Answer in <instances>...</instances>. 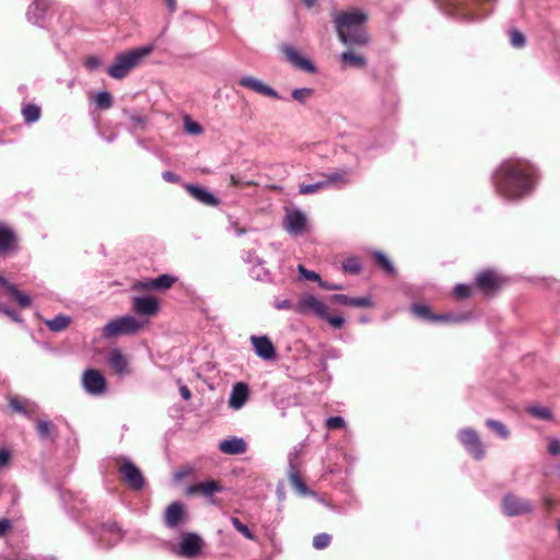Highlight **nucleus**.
I'll return each mask as SVG.
<instances>
[{"label":"nucleus","mask_w":560,"mask_h":560,"mask_svg":"<svg viewBox=\"0 0 560 560\" xmlns=\"http://www.w3.org/2000/svg\"><path fill=\"white\" fill-rule=\"evenodd\" d=\"M219 450L223 454L228 455H241L244 454L247 450V444L242 438H230L226 440H223L219 444Z\"/></svg>","instance_id":"obj_23"},{"label":"nucleus","mask_w":560,"mask_h":560,"mask_svg":"<svg viewBox=\"0 0 560 560\" xmlns=\"http://www.w3.org/2000/svg\"><path fill=\"white\" fill-rule=\"evenodd\" d=\"M301 452V448H294L292 452L288 455V462H289V468L288 469H294L298 470V457Z\"/></svg>","instance_id":"obj_55"},{"label":"nucleus","mask_w":560,"mask_h":560,"mask_svg":"<svg viewBox=\"0 0 560 560\" xmlns=\"http://www.w3.org/2000/svg\"><path fill=\"white\" fill-rule=\"evenodd\" d=\"M288 477L292 487L302 495L307 494V487L299 477V471L294 469H288Z\"/></svg>","instance_id":"obj_37"},{"label":"nucleus","mask_w":560,"mask_h":560,"mask_svg":"<svg viewBox=\"0 0 560 560\" xmlns=\"http://www.w3.org/2000/svg\"><path fill=\"white\" fill-rule=\"evenodd\" d=\"M284 229L292 235H301L305 231L306 215L299 209L287 213L283 222Z\"/></svg>","instance_id":"obj_15"},{"label":"nucleus","mask_w":560,"mask_h":560,"mask_svg":"<svg viewBox=\"0 0 560 560\" xmlns=\"http://www.w3.org/2000/svg\"><path fill=\"white\" fill-rule=\"evenodd\" d=\"M7 292L16 300L21 308H27L32 304L31 298L21 292L14 284L8 285Z\"/></svg>","instance_id":"obj_33"},{"label":"nucleus","mask_w":560,"mask_h":560,"mask_svg":"<svg viewBox=\"0 0 560 560\" xmlns=\"http://www.w3.org/2000/svg\"><path fill=\"white\" fill-rule=\"evenodd\" d=\"M294 305L290 300L288 299H284V300H276L273 302V307L279 310V311H289V310H292L294 311Z\"/></svg>","instance_id":"obj_54"},{"label":"nucleus","mask_w":560,"mask_h":560,"mask_svg":"<svg viewBox=\"0 0 560 560\" xmlns=\"http://www.w3.org/2000/svg\"><path fill=\"white\" fill-rule=\"evenodd\" d=\"M342 269L346 272L358 275L362 270V262L358 257H349L342 262Z\"/></svg>","instance_id":"obj_39"},{"label":"nucleus","mask_w":560,"mask_h":560,"mask_svg":"<svg viewBox=\"0 0 560 560\" xmlns=\"http://www.w3.org/2000/svg\"><path fill=\"white\" fill-rule=\"evenodd\" d=\"M486 425L499 435L501 439L506 440L510 436V431L504 423L494 419H488Z\"/></svg>","instance_id":"obj_35"},{"label":"nucleus","mask_w":560,"mask_h":560,"mask_svg":"<svg viewBox=\"0 0 560 560\" xmlns=\"http://www.w3.org/2000/svg\"><path fill=\"white\" fill-rule=\"evenodd\" d=\"M125 481L132 490L139 491L144 486V478L140 469L129 459L122 458L118 468Z\"/></svg>","instance_id":"obj_12"},{"label":"nucleus","mask_w":560,"mask_h":560,"mask_svg":"<svg viewBox=\"0 0 560 560\" xmlns=\"http://www.w3.org/2000/svg\"><path fill=\"white\" fill-rule=\"evenodd\" d=\"M326 427L328 430H337L346 427V421L340 416L329 417L326 420Z\"/></svg>","instance_id":"obj_48"},{"label":"nucleus","mask_w":560,"mask_h":560,"mask_svg":"<svg viewBox=\"0 0 560 560\" xmlns=\"http://www.w3.org/2000/svg\"><path fill=\"white\" fill-rule=\"evenodd\" d=\"M162 178L168 183H178L180 180V177L171 171L163 172Z\"/></svg>","instance_id":"obj_60"},{"label":"nucleus","mask_w":560,"mask_h":560,"mask_svg":"<svg viewBox=\"0 0 560 560\" xmlns=\"http://www.w3.org/2000/svg\"><path fill=\"white\" fill-rule=\"evenodd\" d=\"M330 301L350 306L351 298L346 294H334L330 296Z\"/></svg>","instance_id":"obj_59"},{"label":"nucleus","mask_w":560,"mask_h":560,"mask_svg":"<svg viewBox=\"0 0 560 560\" xmlns=\"http://www.w3.org/2000/svg\"><path fill=\"white\" fill-rule=\"evenodd\" d=\"M298 271L300 276L306 280L315 281L318 284L322 281V278L317 272L306 269L303 265L298 266Z\"/></svg>","instance_id":"obj_47"},{"label":"nucleus","mask_w":560,"mask_h":560,"mask_svg":"<svg viewBox=\"0 0 560 560\" xmlns=\"http://www.w3.org/2000/svg\"><path fill=\"white\" fill-rule=\"evenodd\" d=\"M45 325L52 332H60L68 328L71 317L65 314H58L51 319H44Z\"/></svg>","instance_id":"obj_27"},{"label":"nucleus","mask_w":560,"mask_h":560,"mask_svg":"<svg viewBox=\"0 0 560 560\" xmlns=\"http://www.w3.org/2000/svg\"><path fill=\"white\" fill-rule=\"evenodd\" d=\"M175 282V278L170 275H161L152 280L139 281L135 284V289L137 290H160V289H168Z\"/></svg>","instance_id":"obj_22"},{"label":"nucleus","mask_w":560,"mask_h":560,"mask_svg":"<svg viewBox=\"0 0 560 560\" xmlns=\"http://www.w3.org/2000/svg\"><path fill=\"white\" fill-rule=\"evenodd\" d=\"M52 429L54 425L48 420L39 419L36 421V432L38 439L43 442L52 441Z\"/></svg>","instance_id":"obj_31"},{"label":"nucleus","mask_w":560,"mask_h":560,"mask_svg":"<svg viewBox=\"0 0 560 560\" xmlns=\"http://www.w3.org/2000/svg\"><path fill=\"white\" fill-rule=\"evenodd\" d=\"M250 342L254 347L255 353L264 359V360H273L276 358V350L270 341V339L266 336H252Z\"/></svg>","instance_id":"obj_18"},{"label":"nucleus","mask_w":560,"mask_h":560,"mask_svg":"<svg viewBox=\"0 0 560 560\" xmlns=\"http://www.w3.org/2000/svg\"><path fill=\"white\" fill-rule=\"evenodd\" d=\"M197 490H200L206 497H210L213 493L219 492L221 490V488L218 485V482L210 480V481L202 482L198 486L190 487L188 489V493H192Z\"/></svg>","instance_id":"obj_34"},{"label":"nucleus","mask_w":560,"mask_h":560,"mask_svg":"<svg viewBox=\"0 0 560 560\" xmlns=\"http://www.w3.org/2000/svg\"><path fill=\"white\" fill-rule=\"evenodd\" d=\"M327 188L325 179L318 180L314 184H301L299 186V192L302 195L315 194L320 189Z\"/></svg>","instance_id":"obj_40"},{"label":"nucleus","mask_w":560,"mask_h":560,"mask_svg":"<svg viewBox=\"0 0 560 560\" xmlns=\"http://www.w3.org/2000/svg\"><path fill=\"white\" fill-rule=\"evenodd\" d=\"M498 282V276L491 270L482 271L476 277V283L482 290L494 289Z\"/></svg>","instance_id":"obj_28"},{"label":"nucleus","mask_w":560,"mask_h":560,"mask_svg":"<svg viewBox=\"0 0 560 560\" xmlns=\"http://www.w3.org/2000/svg\"><path fill=\"white\" fill-rule=\"evenodd\" d=\"M526 410L529 415H532L533 417L540 419V420L549 421V420L553 419V415L548 407L529 406V407H527Z\"/></svg>","instance_id":"obj_36"},{"label":"nucleus","mask_w":560,"mask_h":560,"mask_svg":"<svg viewBox=\"0 0 560 560\" xmlns=\"http://www.w3.org/2000/svg\"><path fill=\"white\" fill-rule=\"evenodd\" d=\"M454 295L458 299H467L470 296V287L459 283L454 288Z\"/></svg>","instance_id":"obj_51"},{"label":"nucleus","mask_w":560,"mask_h":560,"mask_svg":"<svg viewBox=\"0 0 560 560\" xmlns=\"http://www.w3.org/2000/svg\"><path fill=\"white\" fill-rule=\"evenodd\" d=\"M350 306L355 307H372L373 302L369 296L351 298Z\"/></svg>","instance_id":"obj_50"},{"label":"nucleus","mask_w":560,"mask_h":560,"mask_svg":"<svg viewBox=\"0 0 560 560\" xmlns=\"http://www.w3.org/2000/svg\"><path fill=\"white\" fill-rule=\"evenodd\" d=\"M244 260L248 264H252L253 267H259L262 265V259L259 258L255 253L249 252Z\"/></svg>","instance_id":"obj_58"},{"label":"nucleus","mask_w":560,"mask_h":560,"mask_svg":"<svg viewBox=\"0 0 560 560\" xmlns=\"http://www.w3.org/2000/svg\"><path fill=\"white\" fill-rule=\"evenodd\" d=\"M3 312H4V313H5V314H7V315L12 319V320H14V322H16V323H23V318L21 317V315H20L18 312H15V311H13V310H11V308H3Z\"/></svg>","instance_id":"obj_63"},{"label":"nucleus","mask_w":560,"mask_h":560,"mask_svg":"<svg viewBox=\"0 0 560 560\" xmlns=\"http://www.w3.org/2000/svg\"><path fill=\"white\" fill-rule=\"evenodd\" d=\"M142 327V323L132 316L126 315L108 322L102 331V337L113 339L124 335L137 334Z\"/></svg>","instance_id":"obj_5"},{"label":"nucleus","mask_w":560,"mask_h":560,"mask_svg":"<svg viewBox=\"0 0 560 560\" xmlns=\"http://www.w3.org/2000/svg\"><path fill=\"white\" fill-rule=\"evenodd\" d=\"M250 273L252 277L258 281H267L270 279L269 272L266 269L260 268V266L254 267Z\"/></svg>","instance_id":"obj_52"},{"label":"nucleus","mask_w":560,"mask_h":560,"mask_svg":"<svg viewBox=\"0 0 560 560\" xmlns=\"http://www.w3.org/2000/svg\"><path fill=\"white\" fill-rule=\"evenodd\" d=\"M124 115L130 120L132 127L136 129L143 128L147 124V117L141 114L125 109Z\"/></svg>","instance_id":"obj_41"},{"label":"nucleus","mask_w":560,"mask_h":560,"mask_svg":"<svg viewBox=\"0 0 560 560\" xmlns=\"http://www.w3.org/2000/svg\"><path fill=\"white\" fill-rule=\"evenodd\" d=\"M331 541V536L326 533H320L314 536L313 538V547L317 550H322L329 546Z\"/></svg>","instance_id":"obj_43"},{"label":"nucleus","mask_w":560,"mask_h":560,"mask_svg":"<svg viewBox=\"0 0 560 560\" xmlns=\"http://www.w3.org/2000/svg\"><path fill=\"white\" fill-rule=\"evenodd\" d=\"M502 512L504 515L514 517L528 514L534 511V503L514 493H508L502 499Z\"/></svg>","instance_id":"obj_8"},{"label":"nucleus","mask_w":560,"mask_h":560,"mask_svg":"<svg viewBox=\"0 0 560 560\" xmlns=\"http://www.w3.org/2000/svg\"><path fill=\"white\" fill-rule=\"evenodd\" d=\"M231 523L233 527L241 533L245 538L249 540H255L256 536L254 533L245 525L243 524L237 517H232Z\"/></svg>","instance_id":"obj_42"},{"label":"nucleus","mask_w":560,"mask_h":560,"mask_svg":"<svg viewBox=\"0 0 560 560\" xmlns=\"http://www.w3.org/2000/svg\"><path fill=\"white\" fill-rule=\"evenodd\" d=\"M54 7L48 0H35L26 11L27 21L44 28L52 18Z\"/></svg>","instance_id":"obj_7"},{"label":"nucleus","mask_w":560,"mask_h":560,"mask_svg":"<svg viewBox=\"0 0 560 560\" xmlns=\"http://www.w3.org/2000/svg\"><path fill=\"white\" fill-rule=\"evenodd\" d=\"M375 260L380 264V266L389 275H395L396 269L389 258L381 250H375L373 253Z\"/></svg>","instance_id":"obj_38"},{"label":"nucleus","mask_w":560,"mask_h":560,"mask_svg":"<svg viewBox=\"0 0 560 560\" xmlns=\"http://www.w3.org/2000/svg\"><path fill=\"white\" fill-rule=\"evenodd\" d=\"M9 406L18 413H21L25 417H30L32 412H34L37 408V405L33 401L25 400L22 401L16 397H13L9 401Z\"/></svg>","instance_id":"obj_29"},{"label":"nucleus","mask_w":560,"mask_h":560,"mask_svg":"<svg viewBox=\"0 0 560 560\" xmlns=\"http://www.w3.org/2000/svg\"><path fill=\"white\" fill-rule=\"evenodd\" d=\"M536 170L529 162L508 159L493 172L492 182L498 195L505 200H520L535 187Z\"/></svg>","instance_id":"obj_1"},{"label":"nucleus","mask_w":560,"mask_h":560,"mask_svg":"<svg viewBox=\"0 0 560 560\" xmlns=\"http://www.w3.org/2000/svg\"><path fill=\"white\" fill-rule=\"evenodd\" d=\"M22 115L26 124H34L40 118V107L33 103L25 104L22 107Z\"/></svg>","instance_id":"obj_32"},{"label":"nucleus","mask_w":560,"mask_h":560,"mask_svg":"<svg viewBox=\"0 0 560 560\" xmlns=\"http://www.w3.org/2000/svg\"><path fill=\"white\" fill-rule=\"evenodd\" d=\"M185 188L192 198L202 205L212 207L219 205V199L212 192L201 186L185 184Z\"/></svg>","instance_id":"obj_21"},{"label":"nucleus","mask_w":560,"mask_h":560,"mask_svg":"<svg viewBox=\"0 0 560 560\" xmlns=\"http://www.w3.org/2000/svg\"><path fill=\"white\" fill-rule=\"evenodd\" d=\"M319 287L324 290H329V291H337V290H341L342 289V285L341 284H338V283H330L328 281H324L322 280L319 282Z\"/></svg>","instance_id":"obj_61"},{"label":"nucleus","mask_w":560,"mask_h":560,"mask_svg":"<svg viewBox=\"0 0 560 560\" xmlns=\"http://www.w3.org/2000/svg\"><path fill=\"white\" fill-rule=\"evenodd\" d=\"M108 363L110 368L118 374L124 375L129 372L128 362L120 350L114 349L109 352Z\"/></svg>","instance_id":"obj_26"},{"label":"nucleus","mask_w":560,"mask_h":560,"mask_svg":"<svg viewBox=\"0 0 560 560\" xmlns=\"http://www.w3.org/2000/svg\"><path fill=\"white\" fill-rule=\"evenodd\" d=\"M82 384L85 392L91 395H101L106 389L105 377L94 369H89L83 373Z\"/></svg>","instance_id":"obj_13"},{"label":"nucleus","mask_w":560,"mask_h":560,"mask_svg":"<svg viewBox=\"0 0 560 560\" xmlns=\"http://www.w3.org/2000/svg\"><path fill=\"white\" fill-rule=\"evenodd\" d=\"M95 103L100 108H108L112 105V95L107 91H101L95 96Z\"/></svg>","instance_id":"obj_45"},{"label":"nucleus","mask_w":560,"mask_h":560,"mask_svg":"<svg viewBox=\"0 0 560 560\" xmlns=\"http://www.w3.org/2000/svg\"><path fill=\"white\" fill-rule=\"evenodd\" d=\"M294 312L300 315L313 314L320 319L326 320L330 326L336 329L342 328L346 319L341 315L328 314L327 305L322 302L317 296L311 293H306L300 296L294 305Z\"/></svg>","instance_id":"obj_3"},{"label":"nucleus","mask_w":560,"mask_h":560,"mask_svg":"<svg viewBox=\"0 0 560 560\" xmlns=\"http://www.w3.org/2000/svg\"><path fill=\"white\" fill-rule=\"evenodd\" d=\"M153 51L152 45H145L120 52L116 56L114 63L107 68V73L116 80L124 79L135 67H137L143 58Z\"/></svg>","instance_id":"obj_4"},{"label":"nucleus","mask_w":560,"mask_h":560,"mask_svg":"<svg viewBox=\"0 0 560 560\" xmlns=\"http://www.w3.org/2000/svg\"><path fill=\"white\" fill-rule=\"evenodd\" d=\"M124 537L121 529L116 524H107L102 527L101 544L110 547L121 540Z\"/></svg>","instance_id":"obj_24"},{"label":"nucleus","mask_w":560,"mask_h":560,"mask_svg":"<svg viewBox=\"0 0 560 560\" xmlns=\"http://www.w3.org/2000/svg\"><path fill=\"white\" fill-rule=\"evenodd\" d=\"M526 38L523 33L517 30L511 32V44L513 47L522 48L525 46Z\"/></svg>","instance_id":"obj_49"},{"label":"nucleus","mask_w":560,"mask_h":560,"mask_svg":"<svg viewBox=\"0 0 560 560\" xmlns=\"http://www.w3.org/2000/svg\"><path fill=\"white\" fill-rule=\"evenodd\" d=\"M340 60L345 65L352 66L354 68H364L366 65V59L363 55L355 54L352 50L345 51L340 55Z\"/></svg>","instance_id":"obj_30"},{"label":"nucleus","mask_w":560,"mask_h":560,"mask_svg":"<svg viewBox=\"0 0 560 560\" xmlns=\"http://www.w3.org/2000/svg\"><path fill=\"white\" fill-rule=\"evenodd\" d=\"M282 52L287 57L288 61L294 66L295 68H299L301 70H304L310 73H314L316 68L312 63L311 60L303 57L300 51L294 48L293 46L285 45L282 47Z\"/></svg>","instance_id":"obj_16"},{"label":"nucleus","mask_w":560,"mask_h":560,"mask_svg":"<svg viewBox=\"0 0 560 560\" xmlns=\"http://www.w3.org/2000/svg\"><path fill=\"white\" fill-rule=\"evenodd\" d=\"M351 170L340 167L332 172L325 174V183L327 188L342 189L351 183Z\"/></svg>","instance_id":"obj_17"},{"label":"nucleus","mask_w":560,"mask_h":560,"mask_svg":"<svg viewBox=\"0 0 560 560\" xmlns=\"http://www.w3.org/2000/svg\"><path fill=\"white\" fill-rule=\"evenodd\" d=\"M16 243V234L8 224L0 222V254L13 249Z\"/></svg>","instance_id":"obj_25"},{"label":"nucleus","mask_w":560,"mask_h":560,"mask_svg":"<svg viewBox=\"0 0 560 560\" xmlns=\"http://www.w3.org/2000/svg\"><path fill=\"white\" fill-rule=\"evenodd\" d=\"M457 438L466 452L476 460H481L486 455L485 446L476 430L465 428L458 431Z\"/></svg>","instance_id":"obj_6"},{"label":"nucleus","mask_w":560,"mask_h":560,"mask_svg":"<svg viewBox=\"0 0 560 560\" xmlns=\"http://www.w3.org/2000/svg\"><path fill=\"white\" fill-rule=\"evenodd\" d=\"M12 528V523L8 518H0V537Z\"/></svg>","instance_id":"obj_62"},{"label":"nucleus","mask_w":560,"mask_h":560,"mask_svg":"<svg viewBox=\"0 0 560 560\" xmlns=\"http://www.w3.org/2000/svg\"><path fill=\"white\" fill-rule=\"evenodd\" d=\"M132 308L139 315L152 316L159 311V303L153 296H137L132 300Z\"/></svg>","instance_id":"obj_20"},{"label":"nucleus","mask_w":560,"mask_h":560,"mask_svg":"<svg viewBox=\"0 0 560 560\" xmlns=\"http://www.w3.org/2000/svg\"><path fill=\"white\" fill-rule=\"evenodd\" d=\"M411 313L421 319L428 322H443V323H463L470 318V314H458L454 315L451 313L442 314V315H433L429 308V306L423 304H412L410 306Z\"/></svg>","instance_id":"obj_9"},{"label":"nucleus","mask_w":560,"mask_h":560,"mask_svg":"<svg viewBox=\"0 0 560 560\" xmlns=\"http://www.w3.org/2000/svg\"><path fill=\"white\" fill-rule=\"evenodd\" d=\"M238 83L241 86L248 89L255 93H258V94L271 97V98H276V100L281 98L279 93L273 88H271L270 85L266 84L264 81H261L255 77L243 75L240 79Z\"/></svg>","instance_id":"obj_14"},{"label":"nucleus","mask_w":560,"mask_h":560,"mask_svg":"<svg viewBox=\"0 0 560 560\" xmlns=\"http://www.w3.org/2000/svg\"><path fill=\"white\" fill-rule=\"evenodd\" d=\"M548 452L551 455H559L560 454V441L558 439H550L548 444Z\"/></svg>","instance_id":"obj_57"},{"label":"nucleus","mask_w":560,"mask_h":560,"mask_svg":"<svg viewBox=\"0 0 560 560\" xmlns=\"http://www.w3.org/2000/svg\"><path fill=\"white\" fill-rule=\"evenodd\" d=\"M11 458V453L8 450H0V467L5 466Z\"/></svg>","instance_id":"obj_64"},{"label":"nucleus","mask_w":560,"mask_h":560,"mask_svg":"<svg viewBox=\"0 0 560 560\" xmlns=\"http://www.w3.org/2000/svg\"><path fill=\"white\" fill-rule=\"evenodd\" d=\"M313 90L310 89V88H300V89H294L292 91V97L301 103V104H304L306 102V100L313 95Z\"/></svg>","instance_id":"obj_44"},{"label":"nucleus","mask_w":560,"mask_h":560,"mask_svg":"<svg viewBox=\"0 0 560 560\" xmlns=\"http://www.w3.org/2000/svg\"><path fill=\"white\" fill-rule=\"evenodd\" d=\"M102 65L97 56H89L85 60V67L89 71H96Z\"/></svg>","instance_id":"obj_53"},{"label":"nucleus","mask_w":560,"mask_h":560,"mask_svg":"<svg viewBox=\"0 0 560 560\" xmlns=\"http://www.w3.org/2000/svg\"><path fill=\"white\" fill-rule=\"evenodd\" d=\"M366 19V14L359 9L336 13L334 20L340 40L348 46L366 45L369 42V37L364 31Z\"/></svg>","instance_id":"obj_2"},{"label":"nucleus","mask_w":560,"mask_h":560,"mask_svg":"<svg viewBox=\"0 0 560 560\" xmlns=\"http://www.w3.org/2000/svg\"><path fill=\"white\" fill-rule=\"evenodd\" d=\"M191 472H192V467L185 466V467L180 468L179 470H177L174 474L173 478L175 481H180L182 479L188 477Z\"/></svg>","instance_id":"obj_56"},{"label":"nucleus","mask_w":560,"mask_h":560,"mask_svg":"<svg viewBox=\"0 0 560 560\" xmlns=\"http://www.w3.org/2000/svg\"><path fill=\"white\" fill-rule=\"evenodd\" d=\"M203 547L202 538L195 533H184L174 552L183 558L192 559L200 555Z\"/></svg>","instance_id":"obj_10"},{"label":"nucleus","mask_w":560,"mask_h":560,"mask_svg":"<svg viewBox=\"0 0 560 560\" xmlns=\"http://www.w3.org/2000/svg\"><path fill=\"white\" fill-rule=\"evenodd\" d=\"M164 524L170 529H177L185 525L188 521V515L185 511V505L180 501H174L167 505L163 516Z\"/></svg>","instance_id":"obj_11"},{"label":"nucleus","mask_w":560,"mask_h":560,"mask_svg":"<svg viewBox=\"0 0 560 560\" xmlns=\"http://www.w3.org/2000/svg\"><path fill=\"white\" fill-rule=\"evenodd\" d=\"M184 128H185V131L189 135L197 136V135L202 133V127L198 122L190 119L189 117L185 118Z\"/></svg>","instance_id":"obj_46"},{"label":"nucleus","mask_w":560,"mask_h":560,"mask_svg":"<svg viewBox=\"0 0 560 560\" xmlns=\"http://www.w3.org/2000/svg\"><path fill=\"white\" fill-rule=\"evenodd\" d=\"M249 398V388L247 384L238 382L233 385L230 397L229 407L233 410H240L245 406Z\"/></svg>","instance_id":"obj_19"}]
</instances>
